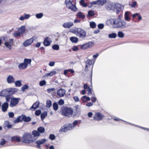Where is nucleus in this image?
Wrapping results in <instances>:
<instances>
[{"instance_id": "obj_1", "label": "nucleus", "mask_w": 149, "mask_h": 149, "mask_svg": "<svg viewBox=\"0 0 149 149\" xmlns=\"http://www.w3.org/2000/svg\"><path fill=\"white\" fill-rule=\"evenodd\" d=\"M60 111L62 116L68 118L71 117L74 112L73 109L71 107L65 106L61 107Z\"/></svg>"}, {"instance_id": "obj_2", "label": "nucleus", "mask_w": 149, "mask_h": 149, "mask_svg": "<svg viewBox=\"0 0 149 149\" xmlns=\"http://www.w3.org/2000/svg\"><path fill=\"white\" fill-rule=\"evenodd\" d=\"M73 33L80 38H84L86 37V32L81 28H76L73 30Z\"/></svg>"}, {"instance_id": "obj_3", "label": "nucleus", "mask_w": 149, "mask_h": 149, "mask_svg": "<svg viewBox=\"0 0 149 149\" xmlns=\"http://www.w3.org/2000/svg\"><path fill=\"white\" fill-rule=\"evenodd\" d=\"M113 23L116 27L124 28L126 27L125 23L124 21H121L119 19H113Z\"/></svg>"}, {"instance_id": "obj_4", "label": "nucleus", "mask_w": 149, "mask_h": 149, "mask_svg": "<svg viewBox=\"0 0 149 149\" xmlns=\"http://www.w3.org/2000/svg\"><path fill=\"white\" fill-rule=\"evenodd\" d=\"M73 1L71 2L70 1H68L66 0L65 2L66 3V6L70 9H71L72 10L74 11H76L77 9V8L76 6V0H72Z\"/></svg>"}, {"instance_id": "obj_5", "label": "nucleus", "mask_w": 149, "mask_h": 149, "mask_svg": "<svg viewBox=\"0 0 149 149\" xmlns=\"http://www.w3.org/2000/svg\"><path fill=\"white\" fill-rule=\"evenodd\" d=\"M31 138L32 136L30 134H25L22 137V141L24 143H29L33 141L31 139Z\"/></svg>"}, {"instance_id": "obj_6", "label": "nucleus", "mask_w": 149, "mask_h": 149, "mask_svg": "<svg viewBox=\"0 0 149 149\" xmlns=\"http://www.w3.org/2000/svg\"><path fill=\"white\" fill-rule=\"evenodd\" d=\"M74 127L73 126L72 124H69L68 126H62L59 129V132H66L68 130H72Z\"/></svg>"}, {"instance_id": "obj_7", "label": "nucleus", "mask_w": 149, "mask_h": 149, "mask_svg": "<svg viewBox=\"0 0 149 149\" xmlns=\"http://www.w3.org/2000/svg\"><path fill=\"white\" fill-rule=\"evenodd\" d=\"M104 116L100 112H96L93 117L94 120L97 121L101 120L102 119Z\"/></svg>"}, {"instance_id": "obj_8", "label": "nucleus", "mask_w": 149, "mask_h": 149, "mask_svg": "<svg viewBox=\"0 0 149 149\" xmlns=\"http://www.w3.org/2000/svg\"><path fill=\"white\" fill-rule=\"evenodd\" d=\"M19 99L14 97H12L10 101V106L11 107H13L16 106L19 102Z\"/></svg>"}, {"instance_id": "obj_9", "label": "nucleus", "mask_w": 149, "mask_h": 149, "mask_svg": "<svg viewBox=\"0 0 149 149\" xmlns=\"http://www.w3.org/2000/svg\"><path fill=\"white\" fill-rule=\"evenodd\" d=\"M13 39H10L9 40L8 42H5L4 43V45L6 46L9 48L10 49H11L12 48V46L13 45L14 41Z\"/></svg>"}, {"instance_id": "obj_10", "label": "nucleus", "mask_w": 149, "mask_h": 149, "mask_svg": "<svg viewBox=\"0 0 149 149\" xmlns=\"http://www.w3.org/2000/svg\"><path fill=\"white\" fill-rule=\"evenodd\" d=\"M34 36L30 39L25 41L23 43V45L24 46L27 47L31 45L33 42Z\"/></svg>"}, {"instance_id": "obj_11", "label": "nucleus", "mask_w": 149, "mask_h": 149, "mask_svg": "<svg viewBox=\"0 0 149 149\" xmlns=\"http://www.w3.org/2000/svg\"><path fill=\"white\" fill-rule=\"evenodd\" d=\"M52 42V41L50 38L47 37L45 38L43 42L44 45L45 46H49Z\"/></svg>"}, {"instance_id": "obj_12", "label": "nucleus", "mask_w": 149, "mask_h": 149, "mask_svg": "<svg viewBox=\"0 0 149 149\" xmlns=\"http://www.w3.org/2000/svg\"><path fill=\"white\" fill-rule=\"evenodd\" d=\"M65 90L60 88L59 89L57 92V95L60 97H62L64 95L65 93Z\"/></svg>"}, {"instance_id": "obj_13", "label": "nucleus", "mask_w": 149, "mask_h": 149, "mask_svg": "<svg viewBox=\"0 0 149 149\" xmlns=\"http://www.w3.org/2000/svg\"><path fill=\"white\" fill-rule=\"evenodd\" d=\"M93 44L92 42H89L83 45L81 48L83 49H86L91 47L93 45Z\"/></svg>"}, {"instance_id": "obj_14", "label": "nucleus", "mask_w": 149, "mask_h": 149, "mask_svg": "<svg viewBox=\"0 0 149 149\" xmlns=\"http://www.w3.org/2000/svg\"><path fill=\"white\" fill-rule=\"evenodd\" d=\"M9 107L8 104L7 102L4 103L1 105V109L2 111L5 112L7 111Z\"/></svg>"}, {"instance_id": "obj_15", "label": "nucleus", "mask_w": 149, "mask_h": 149, "mask_svg": "<svg viewBox=\"0 0 149 149\" xmlns=\"http://www.w3.org/2000/svg\"><path fill=\"white\" fill-rule=\"evenodd\" d=\"M39 105V102L38 101H36L33 103L32 106L29 109L32 111H34L38 107Z\"/></svg>"}, {"instance_id": "obj_16", "label": "nucleus", "mask_w": 149, "mask_h": 149, "mask_svg": "<svg viewBox=\"0 0 149 149\" xmlns=\"http://www.w3.org/2000/svg\"><path fill=\"white\" fill-rule=\"evenodd\" d=\"M45 141L46 140L45 139H42L40 140L36 141V143L37 144V145H36L37 148L40 149L41 147L40 145L44 143Z\"/></svg>"}, {"instance_id": "obj_17", "label": "nucleus", "mask_w": 149, "mask_h": 149, "mask_svg": "<svg viewBox=\"0 0 149 149\" xmlns=\"http://www.w3.org/2000/svg\"><path fill=\"white\" fill-rule=\"evenodd\" d=\"M73 25V23L72 22H69L64 23L63 26L65 28H69Z\"/></svg>"}, {"instance_id": "obj_18", "label": "nucleus", "mask_w": 149, "mask_h": 149, "mask_svg": "<svg viewBox=\"0 0 149 149\" xmlns=\"http://www.w3.org/2000/svg\"><path fill=\"white\" fill-rule=\"evenodd\" d=\"M22 120L25 122H29L31 120V118L29 116H26L25 115H22Z\"/></svg>"}, {"instance_id": "obj_19", "label": "nucleus", "mask_w": 149, "mask_h": 149, "mask_svg": "<svg viewBox=\"0 0 149 149\" xmlns=\"http://www.w3.org/2000/svg\"><path fill=\"white\" fill-rule=\"evenodd\" d=\"M7 81L9 84L13 83L15 82V79L13 76L10 75L8 77Z\"/></svg>"}, {"instance_id": "obj_20", "label": "nucleus", "mask_w": 149, "mask_h": 149, "mask_svg": "<svg viewBox=\"0 0 149 149\" xmlns=\"http://www.w3.org/2000/svg\"><path fill=\"white\" fill-rule=\"evenodd\" d=\"M92 60H87L86 62V65L85 68V70L86 71H88V66H90V65H91L92 63Z\"/></svg>"}, {"instance_id": "obj_21", "label": "nucleus", "mask_w": 149, "mask_h": 149, "mask_svg": "<svg viewBox=\"0 0 149 149\" xmlns=\"http://www.w3.org/2000/svg\"><path fill=\"white\" fill-rule=\"evenodd\" d=\"M107 2L106 0H97V5L99 6H102L104 5Z\"/></svg>"}, {"instance_id": "obj_22", "label": "nucleus", "mask_w": 149, "mask_h": 149, "mask_svg": "<svg viewBox=\"0 0 149 149\" xmlns=\"http://www.w3.org/2000/svg\"><path fill=\"white\" fill-rule=\"evenodd\" d=\"M77 17L80 19H83L85 17V15L82 12H78L77 15Z\"/></svg>"}, {"instance_id": "obj_23", "label": "nucleus", "mask_w": 149, "mask_h": 149, "mask_svg": "<svg viewBox=\"0 0 149 149\" xmlns=\"http://www.w3.org/2000/svg\"><path fill=\"white\" fill-rule=\"evenodd\" d=\"M27 67V64L24 63H21L18 65V68L20 69H24Z\"/></svg>"}, {"instance_id": "obj_24", "label": "nucleus", "mask_w": 149, "mask_h": 149, "mask_svg": "<svg viewBox=\"0 0 149 149\" xmlns=\"http://www.w3.org/2000/svg\"><path fill=\"white\" fill-rule=\"evenodd\" d=\"M4 127H7L8 128H10L12 126V125H11L8 121H5L4 124Z\"/></svg>"}, {"instance_id": "obj_25", "label": "nucleus", "mask_w": 149, "mask_h": 149, "mask_svg": "<svg viewBox=\"0 0 149 149\" xmlns=\"http://www.w3.org/2000/svg\"><path fill=\"white\" fill-rule=\"evenodd\" d=\"M21 140L20 138L17 136H14L11 138V141H16L17 142H19Z\"/></svg>"}, {"instance_id": "obj_26", "label": "nucleus", "mask_w": 149, "mask_h": 149, "mask_svg": "<svg viewBox=\"0 0 149 149\" xmlns=\"http://www.w3.org/2000/svg\"><path fill=\"white\" fill-rule=\"evenodd\" d=\"M25 30V27L24 26H22L18 30V31L22 35L24 33Z\"/></svg>"}, {"instance_id": "obj_27", "label": "nucleus", "mask_w": 149, "mask_h": 149, "mask_svg": "<svg viewBox=\"0 0 149 149\" xmlns=\"http://www.w3.org/2000/svg\"><path fill=\"white\" fill-rule=\"evenodd\" d=\"M137 16H138V19L139 20H140L142 19L141 17L139 15V14L138 13L134 14L132 15V17L133 19H134Z\"/></svg>"}, {"instance_id": "obj_28", "label": "nucleus", "mask_w": 149, "mask_h": 149, "mask_svg": "<svg viewBox=\"0 0 149 149\" xmlns=\"http://www.w3.org/2000/svg\"><path fill=\"white\" fill-rule=\"evenodd\" d=\"M70 41L73 43H77L78 40V38L75 37H72L70 38Z\"/></svg>"}, {"instance_id": "obj_29", "label": "nucleus", "mask_w": 149, "mask_h": 149, "mask_svg": "<svg viewBox=\"0 0 149 149\" xmlns=\"http://www.w3.org/2000/svg\"><path fill=\"white\" fill-rule=\"evenodd\" d=\"M95 15V13L94 11L92 10H90L88 12L87 16L91 17Z\"/></svg>"}, {"instance_id": "obj_30", "label": "nucleus", "mask_w": 149, "mask_h": 149, "mask_svg": "<svg viewBox=\"0 0 149 149\" xmlns=\"http://www.w3.org/2000/svg\"><path fill=\"white\" fill-rule=\"evenodd\" d=\"M32 134L33 135L34 137L39 136L40 135V134L39 133L38 131L33 130L32 132Z\"/></svg>"}, {"instance_id": "obj_31", "label": "nucleus", "mask_w": 149, "mask_h": 149, "mask_svg": "<svg viewBox=\"0 0 149 149\" xmlns=\"http://www.w3.org/2000/svg\"><path fill=\"white\" fill-rule=\"evenodd\" d=\"M56 73V71H52L50 72L47 73L46 74V76L47 77L48 76H52Z\"/></svg>"}, {"instance_id": "obj_32", "label": "nucleus", "mask_w": 149, "mask_h": 149, "mask_svg": "<svg viewBox=\"0 0 149 149\" xmlns=\"http://www.w3.org/2000/svg\"><path fill=\"white\" fill-rule=\"evenodd\" d=\"M31 62V60L30 59L25 58L24 60V63L26 64L28 66V64H30Z\"/></svg>"}, {"instance_id": "obj_33", "label": "nucleus", "mask_w": 149, "mask_h": 149, "mask_svg": "<svg viewBox=\"0 0 149 149\" xmlns=\"http://www.w3.org/2000/svg\"><path fill=\"white\" fill-rule=\"evenodd\" d=\"M37 130L40 134L42 133L45 132V129L43 127H40L38 128Z\"/></svg>"}, {"instance_id": "obj_34", "label": "nucleus", "mask_w": 149, "mask_h": 149, "mask_svg": "<svg viewBox=\"0 0 149 149\" xmlns=\"http://www.w3.org/2000/svg\"><path fill=\"white\" fill-rule=\"evenodd\" d=\"M125 20L127 21H129L130 19L129 17V13L127 11H126L125 13Z\"/></svg>"}, {"instance_id": "obj_35", "label": "nucleus", "mask_w": 149, "mask_h": 149, "mask_svg": "<svg viewBox=\"0 0 149 149\" xmlns=\"http://www.w3.org/2000/svg\"><path fill=\"white\" fill-rule=\"evenodd\" d=\"M81 100L85 102L87 101H90L91 99L89 97L85 95L83 97Z\"/></svg>"}, {"instance_id": "obj_36", "label": "nucleus", "mask_w": 149, "mask_h": 149, "mask_svg": "<svg viewBox=\"0 0 149 149\" xmlns=\"http://www.w3.org/2000/svg\"><path fill=\"white\" fill-rule=\"evenodd\" d=\"M52 102L50 100H48L46 101V107L48 108L50 107L52 105Z\"/></svg>"}, {"instance_id": "obj_37", "label": "nucleus", "mask_w": 149, "mask_h": 149, "mask_svg": "<svg viewBox=\"0 0 149 149\" xmlns=\"http://www.w3.org/2000/svg\"><path fill=\"white\" fill-rule=\"evenodd\" d=\"M47 116V113L46 112H45L42 113L40 116L41 119L42 120H43L45 117Z\"/></svg>"}, {"instance_id": "obj_38", "label": "nucleus", "mask_w": 149, "mask_h": 149, "mask_svg": "<svg viewBox=\"0 0 149 149\" xmlns=\"http://www.w3.org/2000/svg\"><path fill=\"white\" fill-rule=\"evenodd\" d=\"M53 109L54 110L56 111L58 109V105L57 103L56 102L54 103L53 104Z\"/></svg>"}, {"instance_id": "obj_39", "label": "nucleus", "mask_w": 149, "mask_h": 149, "mask_svg": "<svg viewBox=\"0 0 149 149\" xmlns=\"http://www.w3.org/2000/svg\"><path fill=\"white\" fill-rule=\"evenodd\" d=\"M116 36V34L114 33H112L109 35V37L110 38H115Z\"/></svg>"}, {"instance_id": "obj_40", "label": "nucleus", "mask_w": 149, "mask_h": 149, "mask_svg": "<svg viewBox=\"0 0 149 149\" xmlns=\"http://www.w3.org/2000/svg\"><path fill=\"white\" fill-rule=\"evenodd\" d=\"M90 27L93 29H94L96 27V24L95 23L93 22H91L90 23Z\"/></svg>"}, {"instance_id": "obj_41", "label": "nucleus", "mask_w": 149, "mask_h": 149, "mask_svg": "<svg viewBox=\"0 0 149 149\" xmlns=\"http://www.w3.org/2000/svg\"><path fill=\"white\" fill-rule=\"evenodd\" d=\"M15 84L16 86L17 87H20L22 86V84L20 81H16L15 82Z\"/></svg>"}, {"instance_id": "obj_42", "label": "nucleus", "mask_w": 149, "mask_h": 149, "mask_svg": "<svg viewBox=\"0 0 149 149\" xmlns=\"http://www.w3.org/2000/svg\"><path fill=\"white\" fill-rule=\"evenodd\" d=\"M52 48L54 50H58L59 49V47L58 45L55 44L52 46Z\"/></svg>"}, {"instance_id": "obj_43", "label": "nucleus", "mask_w": 149, "mask_h": 149, "mask_svg": "<svg viewBox=\"0 0 149 149\" xmlns=\"http://www.w3.org/2000/svg\"><path fill=\"white\" fill-rule=\"evenodd\" d=\"M5 99L6 100V102H8L10 101V100H11V99L12 98V97H11V96L10 95H7L6 96H5Z\"/></svg>"}, {"instance_id": "obj_44", "label": "nucleus", "mask_w": 149, "mask_h": 149, "mask_svg": "<svg viewBox=\"0 0 149 149\" xmlns=\"http://www.w3.org/2000/svg\"><path fill=\"white\" fill-rule=\"evenodd\" d=\"M6 141L5 139H1L0 142V145L2 146L4 145L6 143Z\"/></svg>"}, {"instance_id": "obj_45", "label": "nucleus", "mask_w": 149, "mask_h": 149, "mask_svg": "<svg viewBox=\"0 0 149 149\" xmlns=\"http://www.w3.org/2000/svg\"><path fill=\"white\" fill-rule=\"evenodd\" d=\"M118 36L120 38H123L124 37V33L122 31H119L118 33Z\"/></svg>"}, {"instance_id": "obj_46", "label": "nucleus", "mask_w": 149, "mask_h": 149, "mask_svg": "<svg viewBox=\"0 0 149 149\" xmlns=\"http://www.w3.org/2000/svg\"><path fill=\"white\" fill-rule=\"evenodd\" d=\"M80 3L84 7H86L87 6V3L84 2V0H81L80 2Z\"/></svg>"}, {"instance_id": "obj_47", "label": "nucleus", "mask_w": 149, "mask_h": 149, "mask_svg": "<svg viewBox=\"0 0 149 149\" xmlns=\"http://www.w3.org/2000/svg\"><path fill=\"white\" fill-rule=\"evenodd\" d=\"M28 86L27 85L25 84L21 88L22 90V91H24L26 89H28Z\"/></svg>"}, {"instance_id": "obj_48", "label": "nucleus", "mask_w": 149, "mask_h": 149, "mask_svg": "<svg viewBox=\"0 0 149 149\" xmlns=\"http://www.w3.org/2000/svg\"><path fill=\"white\" fill-rule=\"evenodd\" d=\"M55 91V89L54 88H49L47 89V93H50L51 92L54 91Z\"/></svg>"}, {"instance_id": "obj_49", "label": "nucleus", "mask_w": 149, "mask_h": 149, "mask_svg": "<svg viewBox=\"0 0 149 149\" xmlns=\"http://www.w3.org/2000/svg\"><path fill=\"white\" fill-rule=\"evenodd\" d=\"M43 16V14L42 13L37 14L36 15V17L37 18H40Z\"/></svg>"}, {"instance_id": "obj_50", "label": "nucleus", "mask_w": 149, "mask_h": 149, "mask_svg": "<svg viewBox=\"0 0 149 149\" xmlns=\"http://www.w3.org/2000/svg\"><path fill=\"white\" fill-rule=\"evenodd\" d=\"M46 84V81L45 80H43L40 81L39 85L41 86H42Z\"/></svg>"}, {"instance_id": "obj_51", "label": "nucleus", "mask_w": 149, "mask_h": 149, "mask_svg": "<svg viewBox=\"0 0 149 149\" xmlns=\"http://www.w3.org/2000/svg\"><path fill=\"white\" fill-rule=\"evenodd\" d=\"M21 35H22V34L18 31L17 32H15L14 33V36H20Z\"/></svg>"}, {"instance_id": "obj_52", "label": "nucleus", "mask_w": 149, "mask_h": 149, "mask_svg": "<svg viewBox=\"0 0 149 149\" xmlns=\"http://www.w3.org/2000/svg\"><path fill=\"white\" fill-rule=\"evenodd\" d=\"M58 103L60 105H63L64 103V101L63 100L61 99L59 100Z\"/></svg>"}, {"instance_id": "obj_53", "label": "nucleus", "mask_w": 149, "mask_h": 149, "mask_svg": "<svg viewBox=\"0 0 149 149\" xmlns=\"http://www.w3.org/2000/svg\"><path fill=\"white\" fill-rule=\"evenodd\" d=\"M49 139L52 140H53L55 139V136L54 134H50L49 135Z\"/></svg>"}, {"instance_id": "obj_54", "label": "nucleus", "mask_w": 149, "mask_h": 149, "mask_svg": "<svg viewBox=\"0 0 149 149\" xmlns=\"http://www.w3.org/2000/svg\"><path fill=\"white\" fill-rule=\"evenodd\" d=\"M41 113V111L40 110H36L35 111V114L37 116H39Z\"/></svg>"}, {"instance_id": "obj_55", "label": "nucleus", "mask_w": 149, "mask_h": 149, "mask_svg": "<svg viewBox=\"0 0 149 149\" xmlns=\"http://www.w3.org/2000/svg\"><path fill=\"white\" fill-rule=\"evenodd\" d=\"M88 91V94L89 95L90 94H92V89L90 88V86H88L87 88Z\"/></svg>"}, {"instance_id": "obj_56", "label": "nucleus", "mask_w": 149, "mask_h": 149, "mask_svg": "<svg viewBox=\"0 0 149 149\" xmlns=\"http://www.w3.org/2000/svg\"><path fill=\"white\" fill-rule=\"evenodd\" d=\"M20 118L21 117L20 116L18 117L17 119L15 120V122L18 123L22 122V119L21 120L20 119Z\"/></svg>"}, {"instance_id": "obj_57", "label": "nucleus", "mask_w": 149, "mask_h": 149, "mask_svg": "<svg viewBox=\"0 0 149 149\" xmlns=\"http://www.w3.org/2000/svg\"><path fill=\"white\" fill-rule=\"evenodd\" d=\"M97 26L99 29H102L104 28V25L102 24H98Z\"/></svg>"}, {"instance_id": "obj_58", "label": "nucleus", "mask_w": 149, "mask_h": 149, "mask_svg": "<svg viewBox=\"0 0 149 149\" xmlns=\"http://www.w3.org/2000/svg\"><path fill=\"white\" fill-rule=\"evenodd\" d=\"M8 114L10 118H13L14 116V114L12 112H9Z\"/></svg>"}, {"instance_id": "obj_59", "label": "nucleus", "mask_w": 149, "mask_h": 149, "mask_svg": "<svg viewBox=\"0 0 149 149\" xmlns=\"http://www.w3.org/2000/svg\"><path fill=\"white\" fill-rule=\"evenodd\" d=\"M91 100L94 103L97 100V99L95 97L93 96L91 97Z\"/></svg>"}, {"instance_id": "obj_60", "label": "nucleus", "mask_w": 149, "mask_h": 149, "mask_svg": "<svg viewBox=\"0 0 149 149\" xmlns=\"http://www.w3.org/2000/svg\"><path fill=\"white\" fill-rule=\"evenodd\" d=\"M120 6V8H119L116 9V13L118 14H119L121 10V6Z\"/></svg>"}, {"instance_id": "obj_61", "label": "nucleus", "mask_w": 149, "mask_h": 149, "mask_svg": "<svg viewBox=\"0 0 149 149\" xmlns=\"http://www.w3.org/2000/svg\"><path fill=\"white\" fill-rule=\"evenodd\" d=\"M73 99L76 102H78L79 101V99L78 98V97L77 96H74L73 97Z\"/></svg>"}, {"instance_id": "obj_62", "label": "nucleus", "mask_w": 149, "mask_h": 149, "mask_svg": "<svg viewBox=\"0 0 149 149\" xmlns=\"http://www.w3.org/2000/svg\"><path fill=\"white\" fill-rule=\"evenodd\" d=\"M72 50L73 51H77L78 49V47L77 46H75L72 48Z\"/></svg>"}, {"instance_id": "obj_63", "label": "nucleus", "mask_w": 149, "mask_h": 149, "mask_svg": "<svg viewBox=\"0 0 149 149\" xmlns=\"http://www.w3.org/2000/svg\"><path fill=\"white\" fill-rule=\"evenodd\" d=\"M55 64V62L54 61H51L50 62L49 65L50 66H53Z\"/></svg>"}, {"instance_id": "obj_64", "label": "nucleus", "mask_w": 149, "mask_h": 149, "mask_svg": "<svg viewBox=\"0 0 149 149\" xmlns=\"http://www.w3.org/2000/svg\"><path fill=\"white\" fill-rule=\"evenodd\" d=\"M90 3L92 6H93L94 4L97 5V0L96 1H92Z\"/></svg>"}]
</instances>
